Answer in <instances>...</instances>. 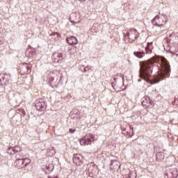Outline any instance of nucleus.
Segmentation results:
<instances>
[{"label":"nucleus","instance_id":"1","mask_svg":"<svg viewBox=\"0 0 178 178\" xmlns=\"http://www.w3.org/2000/svg\"><path fill=\"white\" fill-rule=\"evenodd\" d=\"M154 63H160L161 70L159 71L154 76L152 84H156L159 83L161 80H163L165 77H169L170 73V65L166 58L163 57L154 56L149 60L140 62V79L146 80L148 81L151 74H149L151 70V67L154 66Z\"/></svg>","mask_w":178,"mask_h":178},{"label":"nucleus","instance_id":"2","mask_svg":"<svg viewBox=\"0 0 178 178\" xmlns=\"http://www.w3.org/2000/svg\"><path fill=\"white\" fill-rule=\"evenodd\" d=\"M154 26H157L158 27H163L166 23H168V17L163 14L161 16H156L152 21Z\"/></svg>","mask_w":178,"mask_h":178},{"label":"nucleus","instance_id":"3","mask_svg":"<svg viewBox=\"0 0 178 178\" xmlns=\"http://www.w3.org/2000/svg\"><path fill=\"white\" fill-rule=\"evenodd\" d=\"M85 168H86V170L90 177H95V176H97V174L98 173V167L97 165H95L94 163H90L85 165Z\"/></svg>","mask_w":178,"mask_h":178},{"label":"nucleus","instance_id":"4","mask_svg":"<svg viewBox=\"0 0 178 178\" xmlns=\"http://www.w3.org/2000/svg\"><path fill=\"white\" fill-rule=\"evenodd\" d=\"M30 162L31 161L28 158L17 159L15 162V165L18 169H23V168H26Z\"/></svg>","mask_w":178,"mask_h":178},{"label":"nucleus","instance_id":"5","mask_svg":"<svg viewBox=\"0 0 178 178\" xmlns=\"http://www.w3.org/2000/svg\"><path fill=\"white\" fill-rule=\"evenodd\" d=\"M125 38H128L129 42H133L134 41H136V40L138 38V31H137V30L136 29H131L128 31Z\"/></svg>","mask_w":178,"mask_h":178},{"label":"nucleus","instance_id":"6","mask_svg":"<svg viewBox=\"0 0 178 178\" xmlns=\"http://www.w3.org/2000/svg\"><path fill=\"white\" fill-rule=\"evenodd\" d=\"M94 135L91 134H87L85 137L82 138L79 143L81 145H90L94 141Z\"/></svg>","mask_w":178,"mask_h":178},{"label":"nucleus","instance_id":"7","mask_svg":"<svg viewBox=\"0 0 178 178\" xmlns=\"http://www.w3.org/2000/svg\"><path fill=\"white\" fill-rule=\"evenodd\" d=\"M35 108L37 111L42 112L47 109V103L42 100V99L37 100L35 102Z\"/></svg>","mask_w":178,"mask_h":178},{"label":"nucleus","instance_id":"8","mask_svg":"<svg viewBox=\"0 0 178 178\" xmlns=\"http://www.w3.org/2000/svg\"><path fill=\"white\" fill-rule=\"evenodd\" d=\"M178 173L177 170L170 169L167 171L166 175H165V178H177Z\"/></svg>","mask_w":178,"mask_h":178},{"label":"nucleus","instance_id":"9","mask_svg":"<svg viewBox=\"0 0 178 178\" xmlns=\"http://www.w3.org/2000/svg\"><path fill=\"white\" fill-rule=\"evenodd\" d=\"M73 162L76 166H80L83 163V156L81 154H76L73 156Z\"/></svg>","mask_w":178,"mask_h":178},{"label":"nucleus","instance_id":"10","mask_svg":"<svg viewBox=\"0 0 178 178\" xmlns=\"http://www.w3.org/2000/svg\"><path fill=\"white\" fill-rule=\"evenodd\" d=\"M70 20L72 23H80V15L76 13H72L70 15Z\"/></svg>","mask_w":178,"mask_h":178},{"label":"nucleus","instance_id":"11","mask_svg":"<svg viewBox=\"0 0 178 178\" xmlns=\"http://www.w3.org/2000/svg\"><path fill=\"white\" fill-rule=\"evenodd\" d=\"M111 169L112 170H116L120 168V163L118 161L113 160L111 161V163L110 165Z\"/></svg>","mask_w":178,"mask_h":178},{"label":"nucleus","instance_id":"12","mask_svg":"<svg viewBox=\"0 0 178 178\" xmlns=\"http://www.w3.org/2000/svg\"><path fill=\"white\" fill-rule=\"evenodd\" d=\"M66 41L70 45H76V44L79 42L77 38L74 36H70V38H67Z\"/></svg>","mask_w":178,"mask_h":178},{"label":"nucleus","instance_id":"13","mask_svg":"<svg viewBox=\"0 0 178 178\" xmlns=\"http://www.w3.org/2000/svg\"><path fill=\"white\" fill-rule=\"evenodd\" d=\"M153 104H154V102L151 101V99H149V97L144 98L142 102V105H143V106H149L150 105H153Z\"/></svg>","mask_w":178,"mask_h":178},{"label":"nucleus","instance_id":"14","mask_svg":"<svg viewBox=\"0 0 178 178\" xmlns=\"http://www.w3.org/2000/svg\"><path fill=\"white\" fill-rule=\"evenodd\" d=\"M10 151H14L15 154H16V152H20V151H22V147L20 146H15V147H13L8 152L12 153Z\"/></svg>","mask_w":178,"mask_h":178},{"label":"nucleus","instance_id":"15","mask_svg":"<svg viewBox=\"0 0 178 178\" xmlns=\"http://www.w3.org/2000/svg\"><path fill=\"white\" fill-rule=\"evenodd\" d=\"M134 55L136 56V58H143L145 54L143 51H134Z\"/></svg>","mask_w":178,"mask_h":178},{"label":"nucleus","instance_id":"16","mask_svg":"<svg viewBox=\"0 0 178 178\" xmlns=\"http://www.w3.org/2000/svg\"><path fill=\"white\" fill-rule=\"evenodd\" d=\"M156 159L158 162H161V161H163V154L162 153H158L156 156Z\"/></svg>","mask_w":178,"mask_h":178},{"label":"nucleus","instance_id":"17","mask_svg":"<svg viewBox=\"0 0 178 178\" xmlns=\"http://www.w3.org/2000/svg\"><path fill=\"white\" fill-rule=\"evenodd\" d=\"M151 45H152V42L147 43V46L145 47L146 52H148V51H151Z\"/></svg>","mask_w":178,"mask_h":178},{"label":"nucleus","instance_id":"18","mask_svg":"<svg viewBox=\"0 0 178 178\" xmlns=\"http://www.w3.org/2000/svg\"><path fill=\"white\" fill-rule=\"evenodd\" d=\"M50 35L56 37L55 38H59V37H60V34L58 32L53 33Z\"/></svg>","mask_w":178,"mask_h":178},{"label":"nucleus","instance_id":"19","mask_svg":"<svg viewBox=\"0 0 178 178\" xmlns=\"http://www.w3.org/2000/svg\"><path fill=\"white\" fill-rule=\"evenodd\" d=\"M13 147H9L7 150V153H8L10 155H15V152L13 150H10V152H9L10 149L12 148Z\"/></svg>","mask_w":178,"mask_h":178},{"label":"nucleus","instance_id":"20","mask_svg":"<svg viewBox=\"0 0 178 178\" xmlns=\"http://www.w3.org/2000/svg\"><path fill=\"white\" fill-rule=\"evenodd\" d=\"M74 131H76L75 129H70V133H74Z\"/></svg>","mask_w":178,"mask_h":178},{"label":"nucleus","instance_id":"21","mask_svg":"<svg viewBox=\"0 0 178 178\" xmlns=\"http://www.w3.org/2000/svg\"><path fill=\"white\" fill-rule=\"evenodd\" d=\"M81 2H86V0H79Z\"/></svg>","mask_w":178,"mask_h":178},{"label":"nucleus","instance_id":"22","mask_svg":"<svg viewBox=\"0 0 178 178\" xmlns=\"http://www.w3.org/2000/svg\"><path fill=\"white\" fill-rule=\"evenodd\" d=\"M1 44H3V42H2V41L0 40V45H1Z\"/></svg>","mask_w":178,"mask_h":178},{"label":"nucleus","instance_id":"23","mask_svg":"<svg viewBox=\"0 0 178 178\" xmlns=\"http://www.w3.org/2000/svg\"><path fill=\"white\" fill-rule=\"evenodd\" d=\"M1 82H2V80L0 79V83H1Z\"/></svg>","mask_w":178,"mask_h":178},{"label":"nucleus","instance_id":"24","mask_svg":"<svg viewBox=\"0 0 178 178\" xmlns=\"http://www.w3.org/2000/svg\"><path fill=\"white\" fill-rule=\"evenodd\" d=\"M3 80H5V78H3Z\"/></svg>","mask_w":178,"mask_h":178},{"label":"nucleus","instance_id":"25","mask_svg":"<svg viewBox=\"0 0 178 178\" xmlns=\"http://www.w3.org/2000/svg\"><path fill=\"white\" fill-rule=\"evenodd\" d=\"M114 80H116V78H114Z\"/></svg>","mask_w":178,"mask_h":178}]
</instances>
